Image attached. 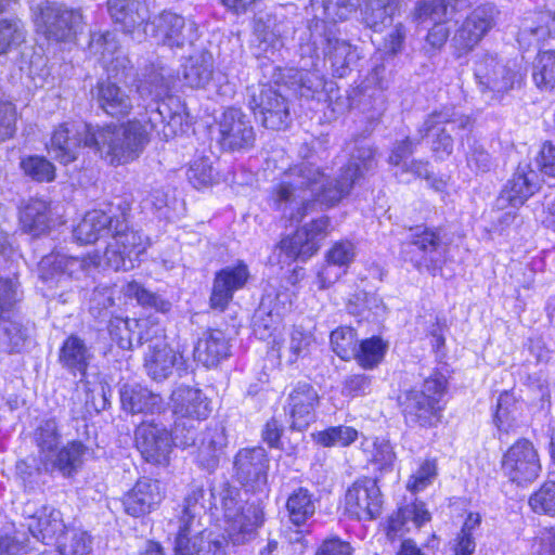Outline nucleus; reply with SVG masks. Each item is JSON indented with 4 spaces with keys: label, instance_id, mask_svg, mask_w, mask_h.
I'll list each match as a JSON object with an SVG mask.
<instances>
[{
    "label": "nucleus",
    "instance_id": "46",
    "mask_svg": "<svg viewBox=\"0 0 555 555\" xmlns=\"http://www.w3.org/2000/svg\"><path fill=\"white\" fill-rule=\"evenodd\" d=\"M535 86L545 91L555 88V51L539 53L532 69Z\"/></svg>",
    "mask_w": 555,
    "mask_h": 555
},
{
    "label": "nucleus",
    "instance_id": "49",
    "mask_svg": "<svg viewBox=\"0 0 555 555\" xmlns=\"http://www.w3.org/2000/svg\"><path fill=\"white\" fill-rule=\"evenodd\" d=\"M315 442L325 448L348 447L358 439V430L350 426H333L313 435Z\"/></svg>",
    "mask_w": 555,
    "mask_h": 555
},
{
    "label": "nucleus",
    "instance_id": "3",
    "mask_svg": "<svg viewBox=\"0 0 555 555\" xmlns=\"http://www.w3.org/2000/svg\"><path fill=\"white\" fill-rule=\"evenodd\" d=\"M87 141L114 166L134 160L149 142V131L139 120L133 119L103 127H85Z\"/></svg>",
    "mask_w": 555,
    "mask_h": 555
},
{
    "label": "nucleus",
    "instance_id": "56",
    "mask_svg": "<svg viewBox=\"0 0 555 555\" xmlns=\"http://www.w3.org/2000/svg\"><path fill=\"white\" fill-rule=\"evenodd\" d=\"M25 39L23 24L17 18L0 20V54L20 46Z\"/></svg>",
    "mask_w": 555,
    "mask_h": 555
},
{
    "label": "nucleus",
    "instance_id": "2",
    "mask_svg": "<svg viewBox=\"0 0 555 555\" xmlns=\"http://www.w3.org/2000/svg\"><path fill=\"white\" fill-rule=\"evenodd\" d=\"M165 68L151 64L142 74L137 91L142 99L151 98L144 105L151 131H156L165 140L183 132L188 113L184 103L178 96L167 95L170 81L164 75Z\"/></svg>",
    "mask_w": 555,
    "mask_h": 555
},
{
    "label": "nucleus",
    "instance_id": "1",
    "mask_svg": "<svg viewBox=\"0 0 555 555\" xmlns=\"http://www.w3.org/2000/svg\"><path fill=\"white\" fill-rule=\"evenodd\" d=\"M375 156L372 144L360 139L354 142L348 164L334 179L311 162L291 166L273 184L268 204L281 219L299 223L318 204L330 208L348 196L353 185L375 169Z\"/></svg>",
    "mask_w": 555,
    "mask_h": 555
},
{
    "label": "nucleus",
    "instance_id": "58",
    "mask_svg": "<svg viewBox=\"0 0 555 555\" xmlns=\"http://www.w3.org/2000/svg\"><path fill=\"white\" fill-rule=\"evenodd\" d=\"M280 325V315L264 309H258L253 319L254 334L261 340L273 337Z\"/></svg>",
    "mask_w": 555,
    "mask_h": 555
},
{
    "label": "nucleus",
    "instance_id": "13",
    "mask_svg": "<svg viewBox=\"0 0 555 555\" xmlns=\"http://www.w3.org/2000/svg\"><path fill=\"white\" fill-rule=\"evenodd\" d=\"M22 515L27 520L30 534L43 544H54L65 530L62 513L50 505L38 506L33 501H27Z\"/></svg>",
    "mask_w": 555,
    "mask_h": 555
},
{
    "label": "nucleus",
    "instance_id": "8",
    "mask_svg": "<svg viewBox=\"0 0 555 555\" xmlns=\"http://www.w3.org/2000/svg\"><path fill=\"white\" fill-rule=\"evenodd\" d=\"M268 83L248 88V106L272 130L286 129L291 121L289 103L275 88Z\"/></svg>",
    "mask_w": 555,
    "mask_h": 555
},
{
    "label": "nucleus",
    "instance_id": "27",
    "mask_svg": "<svg viewBox=\"0 0 555 555\" xmlns=\"http://www.w3.org/2000/svg\"><path fill=\"white\" fill-rule=\"evenodd\" d=\"M118 214H115L113 223L112 240L120 245L122 253L138 260L139 256L145 250V244L142 235L129 228L128 218L130 216V204L121 201L117 206Z\"/></svg>",
    "mask_w": 555,
    "mask_h": 555
},
{
    "label": "nucleus",
    "instance_id": "45",
    "mask_svg": "<svg viewBox=\"0 0 555 555\" xmlns=\"http://www.w3.org/2000/svg\"><path fill=\"white\" fill-rule=\"evenodd\" d=\"M124 291L128 297L137 299L138 304L145 308L154 309L156 312L164 314L171 310L172 305L169 300L159 294L146 289L135 281L129 282Z\"/></svg>",
    "mask_w": 555,
    "mask_h": 555
},
{
    "label": "nucleus",
    "instance_id": "24",
    "mask_svg": "<svg viewBox=\"0 0 555 555\" xmlns=\"http://www.w3.org/2000/svg\"><path fill=\"white\" fill-rule=\"evenodd\" d=\"M248 276V269L242 263L218 271L212 283L210 307L223 311L233 299V294L245 286Z\"/></svg>",
    "mask_w": 555,
    "mask_h": 555
},
{
    "label": "nucleus",
    "instance_id": "40",
    "mask_svg": "<svg viewBox=\"0 0 555 555\" xmlns=\"http://www.w3.org/2000/svg\"><path fill=\"white\" fill-rule=\"evenodd\" d=\"M54 544L61 555H89L92 551L91 535L77 528H65Z\"/></svg>",
    "mask_w": 555,
    "mask_h": 555
},
{
    "label": "nucleus",
    "instance_id": "62",
    "mask_svg": "<svg viewBox=\"0 0 555 555\" xmlns=\"http://www.w3.org/2000/svg\"><path fill=\"white\" fill-rule=\"evenodd\" d=\"M186 175L190 183L195 189L211 184L215 178L214 169L207 158L194 160Z\"/></svg>",
    "mask_w": 555,
    "mask_h": 555
},
{
    "label": "nucleus",
    "instance_id": "7",
    "mask_svg": "<svg viewBox=\"0 0 555 555\" xmlns=\"http://www.w3.org/2000/svg\"><path fill=\"white\" fill-rule=\"evenodd\" d=\"M35 23L48 40L65 42L76 37L83 22L79 10L47 0L37 7Z\"/></svg>",
    "mask_w": 555,
    "mask_h": 555
},
{
    "label": "nucleus",
    "instance_id": "26",
    "mask_svg": "<svg viewBox=\"0 0 555 555\" xmlns=\"http://www.w3.org/2000/svg\"><path fill=\"white\" fill-rule=\"evenodd\" d=\"M475 78L483 93H503L514 85L513 73L491 55H486L476 63Z\"/></svg>",
    "mask_w": 555,
    "mask_h": 555
},
{
    "label": "nucleus",
    "instance_id": "10",
    "mask_svg": "<svg viewBox=\"0 0 555 555\" xmlns=\"http://www.w3.org/2000/svg\"><path fill=\"white\" fill-rule=\"evenodd\" d=\"M218 142L224 151H245L254 146L256 133L249 117L236 107H228L217 120Z\"/></svg>",
    "mask_w": 555,
    "mask_h": 555
},
{
    "label": "nucleus",
    "instance_id": "32",
    "mask_svg": "<svg viewBox=\"0 0 555 555\" xmlns=\"http://www.w3.org/2000/svg\"><path fill=\"white\" fill-rule=\"evenodd\" d=\"M122 410L132 413H159L164 409V399L139 385H124L120 390Z\"/></svg>",
    "mask_w": 555,
    "mask_h": 555
},
{
    "label": "nucleus",
    "instance_id": "53",
    "mask_svg": "<svg viewBox=\"0 0 555 555\" xmlns=\"http://www.w3.org/2000/svg\"><path fill=\"white\" fill-rule=\"evenodd\" d=\"M331 345L334 352L343 360H350L357 352V333L349 326L336 328L331 334Z\"/></svg>",
    "mask_w": 555,
    "mask_h": 555
},
{
    "label": "nucleus",
    "instance_id": "29",
    "mask_svg": "<svg viewBox=\"0 0 555 555\" xmlns=\"http://www.w3.org/2000/svg\"><path fill=\"white\" fill-rule=\"evenodd\" d=\"M92 359L91 348L77 335L68 336L59 351V362L62 367L73 375L79 374L80 382L86 377Z\"/></svg>",
    "mask_w": 555,
    "mask_h": 555
},
{
    "label": "nucleus",
    "instance_id": "15",
    "mask_svg": "<svg viewBox=\"0 0 555 555\" xmlns=\"http://www.w3.org/2000/svg\"><path fill=\"white\" fill-rule=\"evenodd\" d=\"M205 494L203 486L193 485L184 498L175 542V555H190V534L199 530L201 516L206 508Z\"/></svg>",
    "mask_w": 555,
    "mask_h": 555
},
{
    "label": "nucleus",
    "instance_id": "48",
    "mask_svg": "<svg viewBox=\"0 0 555 555\" xmlns=\"http://www.w3.org/2000/svg\"><path fill=\"white\" fill-rule=\"evenodd\" d=\"M392 0H366L362 9L363 21L367 27L378 30L391 21Z\"/></svg>",
    "mask_w": 555,
    "mask_h": 555
},
{
    "label": "nucleus",
    "instance_id": "38",
    "mask_svg": "<svg viewBox=\"0 0 555 555\" xmlns=\"http://www.w3.org/2000/svg\"><path fill=\"white\" fill-rule=\"evenodd\" d=\"M286 509L291 522L297 527L302 526L315 513L314 495L307 488L299 487L289 494Z\"/></svg>",
    "mask_w": 555,
    "mask_h": 555
},
{
    "label": "nucleus",
    "instance_id": "30",
    "mask_svg": "<svg viewBox=\"0 0 555 555\" xmlns=\"http://www.w3.org/2000/svg\"><path fill=\"white\" fill-rule=\"evenodd\" d=\"M178 353L167 343L157 339L149 345L144 367L151 378L162 382L171 375L173 367L178 365Z\"/></svg>",
    "mask_w": 555,
    "mask_h": 555
},
{
    "label": "nucleus",
    "instance_id": "16",
    "mask_svg": "<svg viewBox=\"0 0 555 555\" xmlns=\"http://www.w3.org/2000/svg\"><path fill=\"white\" fill-rule=\"evenodd\" d=\"M237 480L253 491L262 490L268 481L269 457L261 447L241 449L234 457Z\"/></svg>",
    "mask_w": 555,
    "mask_h": 555
},
{
    "label": "nucleus",
    "instance_id": "51",
    "mask_svg": "<svg viewBox=\"0 0 555 555\" xmlns=\"http://www.w3.org/2000/svg\"><path fill=\"white\" fill-rule=\"evenodd\" d=\"M518 415L517 401L512 393L504 391L498 399L495 411V422L500 430L508 433L511 429L516 428V421Z\"/></svg>",
    "mask_w": 555,
    "mask_h": 555
},
{
    "label": "nucleus",
    "instance_id": "4",
    "mask_svg": "<svg viewBox=\"0 0 555 555\" xmlns=\"http://www.w3.org/2000/svg\"><path fill=\"white\" fill-rule=\"evenodd\" d=\"M209 508H220L228 524L225 531L233 544H244L263 522V512L257 505L244 506L241 490L223 481L209 489Z\"/></svg>",
    "mask_w": 555,
    "mask_h": 555
},
{
    "label": "nucleus",
    "instance_id": "64",
    "mask_svg": "<svg viewBox=\"0 0 555 555\" xmlns=\"http://www.w3.org/2000/svg\"><path fill=\"white\" fill-rule=\"evenodd\" d=\"M171 434L172 444L181 447L183 449L190 447H197V429L193 422L188 420L175 422V427Z\"/></svg>",
    "mask_w": 555,
    "mask_h": 555
},
{
    "label": "nucleus",
    "instance_id": "59",
    "mask_svg": "<svg viewBox=\"0 0 555 555\" xmlns=\"http://www.w3.org/2000/svg\"><path fill=\"white\" fill-rule=\"evenodd\" d=\"M417 133V138L412 139L410 137H405L402 140H398L392 144L388 156V163L391 166L399 167L400 169L404 167L410 160L409 158L415 152L417 145L424 140Z\"/></svg>",
    "mask_w": 555,
    "mask_h": 555
},
{
    "label": "nucleus",
    "instance_id": "9",
    "mask_svg": "<svg viewBox=\"0 0 555 555\" xmlns=\"http://www.w3.org/2000/svg\"><path fill=\"white\" fill-rule=\"evenodd\" d=\"M283 48L282 39L261 21L255 26L250 43L253 55L260 61L259 67L269 82L281 83L284 80L282 67L278 64Z\"/></svg>",
    "mask_w": 555,
    "mask_h": 555
},
{
    "label": "nucleus",
    "instance_id": "47",
    "mask_svg": "<svg viewBox=\"0 0 555 555\" xmlns=\"http://www.w3.org/2000/svg\"><path fill=\"white\" fill-rule=\"evenodd\" d=\"M387 345L380 337L373 336L362 340L357 346V352L352 357L364 369H373L382 362L386 353Z\"/></svg>",
    "mask_w": 555,
    "mask_h": 555
},
{
    "label": "nucleus",
    "instance_id": "33",
    "mask_svg": "<svg viewBox=\"0 0 555 555\" xmlns=\"http://www.w3.org/2000/svg\"><path fill=\"white\" fill-rule=\"evenodd\" d=\"M114 220L115 214L96 209L88 211L74 229V237L80 244H92L101 236L111 234Z\"/></svg>",
    "mask_w": 555,
    "mask_h": 555
},
{
    "label": "nucleus",
    "instance_id": "17",
    "mask_svg": "<svg viewBox=\"0 0 555 555\" xmlns=\"http://www.w3.org/2000/svg\"><path fill=\"white\" fill-rule=\"evenodd\" d=\"M135 444L146 462L165 465L169 461L172 437L163 425L142 423L135 430Z\"/></svg>",
    "mask_w": 555,
    "mask_h": 555
},
{
    "label": "nucleus",
    "instance_id": "61",
    "mask_svg": "<svg viewBox=\"0 0 555 555\" xmlns=\"http://www.w3.org/2000/svg\"><path fill=\"white\" fill-rule=\"evenodd\" d=\"M120 245H117L115 241H111L103 254V257H100L101 262L112 268L115 271L124 270L128 271L134 267V260L130 258V256L125 255Z\"/></svg>",
    "mask_w": 555,
    "mask_h": 555
},
{
    "label": "nucleus",
    "instance_id": "34",
    "mask_svg": "<svg viewBox=\"0 0 555 555\" xmlns=\"http://www.w3.org/2000/svg\"><path fill=\"white\" fill-rule=\"evenodd\" d=\"M439 125H447L450 131L464 130L470 131L474 126L473 119L455 112L454 108L444 107L440 111H434L428 114L424 121L418 126L417 133L422 138H427Z\"/></svg>",
    "mask_w": 555,
    "mask_h": 555
},
{
    "label": "nucleus",
    "instance_id": "19",
    "mask_svg": "<svg viewBox=\"0 0 555 555\" xmlns=\"http://www.w3.org/2000/svg\"><path fill=\"white\" fill-rule=\"evenodd\" d=\"M85 127L92 126L70 122L60 125L52 134L49 153L65 165L74 162L81 144L92 147V143L87 141Z\"/></svg>",
    "mask_w": 555,
    "mask_h": 555
},
{
    "label": "nucleus",
    "instance_id": "6",
    "mask_svg": "<svg viewBox=\"0 0 555 555\" xmlns=\"http://www.w3.org/2000/svg\"><path fill=\"white\" fill-rule=\"evenodd\" d=\"M449 245L441 229L416 225L401 243L400 253L417 271L436 275L446 262Z\"/></svg>",
    "mask_w": 555,
    "mask_h": 555
},
{
    "label": "nucleus",
    "instance_id": "31",
    "mask_svg": "<svg viewBox=\"0 0 555 555\" xmlns=\"http://www.w3.org/2000/svg\"><path fill=\"white\" fill-rule=\"evenodd\" d=\"M229 354V341L220 330L204 332L194 347V359L206 367L216 366Z\"/></svg>",
    "mask_w": 555,
    "mask_h": 555
},
{
    "label": "nucleus",
    "instance_id": "12",
    "mask_svg": "<svg viewBox=\"0 0 555 555\" xmlns=\"http://www.w3.org/2000/svg\"><path fill=\"white\" fill-rule=\"evenodd\" d=\"M347 513L358 520H373L382 514L383 495L372 478L356 480L345 495Z\"/></svg>",
    "mask_w": 555,
    "mask_h": 555
},
{
    "label": "nucleus",
    "instance_id": "43",
    "mask_svg": "<svg viewBox=\"0 0 555 555\" xmlns=\"http://www.w3.org/2000/svg\"><path fill=\"white\" fill-rule=\"evenodd\" d=\"M228 540L223 535H216L210 531H198L190 535V555H228Z\"/></svg>",
    "mask_w": 555,
    "mask_h": 555
},
{
    "label": "nucleus",
    "instance_id": "44",
    "mask_svg": "<svg viewBox=\"0 0 555 555\" xmlns=\"http://www.w3.org/2000/svg\"><path fill=\"white\" fill-rule=\"evenodd\" d=\"M27 339V330L15 321H0V353L21 352Z\"/></svg>",
    "mask_w": 555,
    "mask_h": 555
},
{
    "label": "nucleus",
    "instance_id": "20",
    "mask_svg": "<svg viewBox=\"0 0 555 555\" xmlns=\"http://www.w3.org/2000/svg\"><path fill=\"white\" fill-rule=\"evenodd\" d=\"M164 491L156 479L142 477L122 498L126 514L141 517L154 511L163 501Z\"/></svg>",
    "mask_w": 555,
    "mask_h": 555
},
{
    "label": "nucleus",
    "instance_id": "55",
    "mask_svg": "<svg viewBox=\"0 0 555 555\" xmlns=\"http://www.w3.org/2000/svg\"><path fill=\"white\" fill-rule=\"evenodd\" d=\"M63 254L52 251L41 258L38 263V275L46 283H65V271H63Z\"/></svg>",
    "mask_w": 555,
    "mask_h": 555
},
{
    "label": "nucleus",
    "instance_id": "28",
    "mask_svg": "<svg viewBox=\"0 0 555 555\" xmlns=\"http://www.w3.org/2000/svg\"><path fill=\"white\" fill-rule=\"evenodd\" d=\"M214 75V56L207 50H202L186 57L178 72L183 86L191 89H205Z\"/></svg>",
    "mask_w": 555,
    "mask_h": 555
},
{
    "label": "nucleus",
    "instance_id": "37",
    "mask_svg": "<svg viewBox=\"0 0 555 555\" xmlns=\"http://www.w3.org/2000/svg\"><path fill=\"white\" fill-rule=\"evenodd\" d=\"M20 220L25 232L41 235L50 228V209L42 199H30L21 211Z\"/></svg>",
    "mask_w": 555,
    "mask_h": 555
},
{
    "label": "nucleus",
    "instance_id": "36",
    "mask_svg": "<svg viewBox=\"0 0 555 555\" xmlns=\"http://www.w3.org/2000/svg\"><path fill=\"white\" fill-rule=\"evenodd\" d=\"M462 0H428L420 1L413 10L415 21L431 20L435 23H444L452 20L461 9Z\"/></svg>",
    "mask_w": 555,
    "mask_h": 555
},
{
    "label": "nucleus",
    "instance_id": "52",
    "mask_svg": "<svg viewBox=\"0 0 555 555\" xmlns=\"http://www.w3.org/2000/svg\"><path fill=\"white\" fill-rule=\"evenodd\" d=\"M279 247L288 258L301 259L302 261L313 256L319 249V246L314 243L306 241L305 235L298 230L293 236L283 238Z\"/></svg>",
    "mask_w": 555,
    "mask_h": 555
},
{
    "label": "nucleus",
    "instance_id": "50",
    "mask_svg": "<svg viewBox=\"0 0 555 555\" xmlns=\"http://www.w3.org/2000/svg\"><path fill=\"white\" fill-rule=\"evenodd\" d=\"M25 176L36 182H51L55 179V167L43 156L33 155L22 158L20 164Z\"/></svg>",
    "mask_w": 555,
    "mask_h": 555
},
{
    "label": "nucleus",
    "instance_id": "41",
    "mask_svg": "<svg viewBox=\"0 0 555 555\" xmlns=\"http://www.w3.org/2000/svg\"><path fill=\"white\" fill-rule=\"evenodd\" d=\"M34 441L43 460H50L61 441V433L55 418L43 420L34 431Z\"/></svg>",
    "mask_w": 555,
    "mask_h": 555
},
{
    "label": "nucleus",
    "instance_id": "57",
    "mask_svg": "<svg viewBox=\"0 0 555 555\" xmlns=\"http://www.w3.org/2000/svg\"><path fill=\"white\" fill-rule=\"evenodd\" d=\"M530 508L537 514L555 515V481H546L528 500Z\"/></svg>",
    "mask_w": 555,
    "mask_h": 555
},
{
    "label": "nucleus",
    "instance_id": "21",
    "mask_svg": "<svg viewBox=\"0 0 555 555\" xmlns=\"http://www.w3.org/2000/svg\"><path fill=\"white\" fill-rule=\"evenodd\" d=\"M107 11L112 20L122 26L126 34H130L134 40L142 41L149 34L146 25L141 31V26L149 17L145 3L135 0H108Z\"/></svg>",
    "mask_w": 555,
    "mask_h": 555
},
{
    "label": "nucleus",
    "instance_id": "60",
    "mask_svg": "<svg viewBox=\"0 0 555 555\" xmlns=\"http://www.w3.org/2000/svg\"><path fill=\"white\" fill-rule=\"evenodd\" d=\"M542 470L540 456L533 444L522 439V480L532 482Z\"/></svg>",
    "mask_w": 555,
    "mask_h": 555
},
{
    "label": "nucleus",
    "instance_id": "11",
    "mask_svg": "<svg viewBox=\"0 0 555 555\" xmlns=\"http://www.w3.org/2000/svg\"><path fill=\"white\" fill-rule=\"evenodd\" d=\"M151 36L158 43L168 47L181 48L184 44H193L198 38L197 25L194 21L185 20L183 16L172 12L164 11L146 24Z\"/></svg>",
    "mask_w": 555,
    "mask_h": 555
},
{
    "label": "nucleus",
    "instance_id": "54",
    "mask_svg": "<svg viewBox=\"0 0 555 555\" xmlns=\"http://www.w3.org/2000/svg\"><path fill=\"white\" fill-rule=\"evenodd\" d=\"M101 266L99 255H88L86 257H69L63 254V271H65V282L68 279H80L88 275L93 269Z\"/></svg>",
    "mask_w": 555,
    "mask_h": 555
},
{
    "label": "nucleus",
    "instance_id": "35",
    "mask_svg": "<svg viewBox=\"0 0 555 555\" xmlns=\"http://www.w3.org/2000/svg\"><path fill=\"white\" fill-rule=\"evenodd\" d=\"M324 55L331 62L333 70L338 77H344L347 74L349 65L354 59L351 44L332 30L325 33Z\"/></svg>",
    "mask_w": 555,
    "mask_h": 555
},
{
    "label": "nucleus",
    "instance_id": "25",
    "mask_svg": "<svg viewBox=\"0 0 555 555\" xmlns=\"http://www.w3.org/2000/svg\"><path fill=\"white\" fill-rule=\"evenodd\" d=\"M170 399L178 421H202L211 412L208 398L198 388L179 386L172 391Z\"/></svg>",
    "mask_w": 555,
    "mask_h": 555
},
{
    "label": "nucleus",
    "instance_id": "5",
    "mask_svg": "<svg viewBox=\"0 0 555 555\" xmlns=\"http://www.w3.org/2000/svg\"><path fill=\"white\" fill-rule=\"evenodd\" d=\"M447 390V378L440 372L433 373L423 385L403 391L399 404L405 423L410 426L433 427L441 418L440 400Z\"/></svg>",
    "mask_w": 555,
    "mask_h": 555
},
{
    "label": "nucleus",
    "instance_id": "22",
    "mask_svg": "<svg viewBox=\"0 0 555 555\" xmlns=\"http://www.w3.org/2000/svg\"><path fill=\"white\" fill-rule=\"evenodd\" d=\"M288 414L291 427L306 429L314 421V410L319 404V395L314 387L305 382L297 383L288 395Z\"/></svg>",
    "mask_w": 555,
    "mask_h": 555
},
{
    "label": "nucleus",
    "instance_id": "14",
    "mask_svg": "<svg viewBox=\"0 0 555 555\" xmlns=\"http://www.w3.org/2000/svg\"><path fill=\"white\" fill-rule=\"evenodd\" d=\"M495 8L492 4L477 7L455 30L451 43L457 56L468 53L493 27Z\"/></svg>",
    "mask_w": 555,
    "mask_h": 555
},
{
    "label": "nucleus",
    "instance_id": "63",
    "mask_svg": "<svg viewBox=\"0 0 555 555\" xmlns=\"http://www.w3.org/2000/svg\"><path fill=\"white\" fill-rule=\"evenodd\" d=\"M354 245L349 241H338L326 253V262L333 267H348L354 259Z\"/></svg>",
    "mask_w": 555,
    "mask_h": 555
},
{
    "label": "nucleus",
    "instance_id": "39",
    "mask_svg": "<svg viewBox=\"0 0 555 555\" xmlns=\"http://www.w3.org/2000/svg\"><path fill=\"white\" fill-rule=\"evenodd\" d=\"M87 447L80 441H70L55 454L52 466L63 476L69 477L76 473L83 463Z\"/></svg>",
    "mask_w": 555,
    "mask_h": 555
},
{
    "label": "nucleus",
    "instance_id": "42",
    "mask_svg": "<svg viewBox=\"0 0 555 555\" xmlns=\"http://www.w3.org/2000/svg\"><path fill=\"white\" fill-rule=\"evenodd\" d=\"M312 343L313 337L310 333L304 331L301 327H294L287 344L279 349V357L284 359L286 363L293 364L298 359L308 354L309 347Z\"/></svg>",
    "mask_w": 555,
    "mask_h": 555
},
{
    "label": "nucleus",
    "instance_id": "18",
    "mask_svg": "<svg viewBox=\"0 0 555 555\" xmlns=\"http://www.w3.org/2000/svg\"><path fill=\"white\" fill-rule=\"evenodd\" d=\"M91 96L94 105L113 118H124L133 108L131 91L109 78L98 81L91 90Z\"/></svg>",
    "mask_w": 555,
    "mask_h": 555
},
{
    "label": "nucleus",
    "instance_id": "23",
    "mask_svg": "<svg viewBox=\"0 0 555 555\" xmlns=\"http://www.w3.org/2000/svg\"><path fill=\"white\" fill-rule=\"evenodd\" d=\"M90 50L101 56L109 75L118 79H126L130 75L132 70L130 61L119 50L116 34L111 31L93 34L90 40Z\"/></svg>",
    "mask_w": 555,
    "mask_h": 555
}]
</instances>
